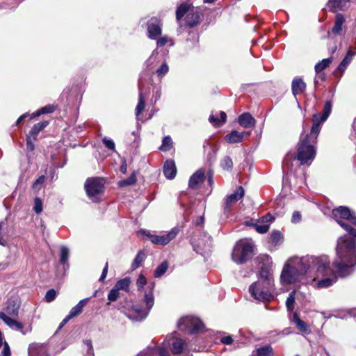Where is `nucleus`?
I'll return each instance as SVG.
<instances>
[{
	"label": "nucleus",
	"instance_id": "nucleus-1",
	"mask_svg": "<svg viewBox=\"0 0 356 356\" xmlns=\"http://www.w3.org/2000/svg\"><path fill=\"white\" fill-rule=\"evenodd\" d=\"M336 257L332 262V269L330 264L329 273L324 272L318 275H331L323 278L317 283L318 288H327L337 282V277L344 278L353 273L356 266V241L351 236L344 235L339 238L336 247ZM328 262L330 261L327 259Z\"/></svg>",
	"mask_w": 356,
	"mask_h": 356
},
{
	"label": "nucleus",
	"instance_id": "nucleus-2",
	"mask_svg": "<svg viewBox=\"0 0 356 356\" xmlns=\"http://www.w3.org/2000/svg\"><path fill=\"white\" fill-rule=\"evenodd\" d=\"M328 264L326 256L320 258L309 255L291 257L284 265L280 275V282L282 285L302 282L305 275L314 266L318 273H327L330 271Z\"/></svg>",
	"mask_w": 356,
	"mask_h": 356
},
{
	"label": "nucleus",
	"instance_id": "nucleus-3",
	"mask_svg": "<svg viewBox=\"0 0 356 356\" xmlns=\"http://www.w3.org/2000/svg\"><path fill=\"white\" fill-rule=\"evenodd\" d=\"M331 101H327L323 106V114L316 113L313 115V124L309 134H302L297 145L296 156L301 165H309L314 161L316 149L315 145L318 136L321 131V126L326 121L332 111Z\"/></svg>",
	"mask_w": 356,
	"mask_h": 356
},
{
	"label": "nucleus",
	"instance_id": "nucleus-4",
	"mask_svg": "<svg viewBox=\"0 0 356 356\" xmlns=\"http://www.w3.org/2000/svg\"><path fill=\"white\" fill-rule=\"evenodd\" d=\"M154 282L149 283L147 286L143 298V302L145 305V307L139 305H132L130 308H124L122 312L132 321H141L144 320L148 316L154 304Z\"/></svg>",
	"mask_w": 356,
	"mask_h": 356
},
{
	"label": "nucleus",
	"instance_id": "nucleus-5",
	"mask_svg": "<svg viewBox=\"0 0 356 356\" xmlns=\"http://www.w3.org/2000/svg\"><path fill=\"white\" fill-rule=\"evenodd\" d=\"M190 6L183 3L180 4L176 11V19L179 23L177 29L178 35L181 34L186 27L193 28L199 24L202 17L198 10H189Z\"/></svg>",
	"mask_w": 356,
	"mask_h": 356
},
{
	"label": "nucleus",
	"instance_id": "nucleus-6",
	"mask_svg": "<svg viewBox=\"0 0 356 356\" xmlns=\"http://www.w3.org/2000/svg\"><path fill=\"white\" fill-rule=\"evenodd\" d=\"M332 215L341 227L350 235L356 237V229L341 220V219L347 220L353 225H356V216L354 212L351 211L347 207L340 206L332 210Z\"/></svg>",
	"mask_w": 356,
	"mask_h": 356
},
{
	"label": "nucleus",
	"instance_id": "nucleus-7",
	"mask_svg": "<svg viewBox=\"0 0 356 356\" xmlns=\"http://www.w3.org/2000/svg\"><path fill=\"white\" fill-rule=\"evenodd\" d=\"M254 244L248 240H240L234 247L232 259L237 264H241L249 260L253 252Z\"/></svg>",
	"mask_w": 356,
	"mask_h": 356
},
{
	"label": "nucleus",
	"instance_id": "nucleus-8",
	"mask_svg": "<svg viewBox=\"0 0 356 356\" xmlns=\"http://www.w3.org/2000/svg\"><path fill=\"white\" fill-rule=\"evenodd\" d=\"M88 197L94 202L100 201V195L104 191V181L99 177H92L86 179L84 184Z\"/></svg>",
	"mask_w": 356,
	"mask_h": 356
},
{
	"label": "nucleus",
	"instance_id": "nucleus-9",
	"mask_svg": "<svg viewBox=\"0 0 356 356\" xmlns=\"http://www.w3.org/2000/svg\"><path fill=\"white\" fill-rule=\"evenodd\" d=\"M274 286H266V284L257 281L249 287V292L252 297L259 301H270L273 298L272 291Z\"/></svg>",
	"mask_w": 356,
	"mask_h": 356
},
{
	"label": "nucleus",
	"instance_id": "nucleus-10",
	"mask_svg": "<svg viewBox=\"0 0 356 356\" xmlns=\"http://www.w3.org/2000/svg\"><path fill=\"white\" fill-rule=\"evenodd\" d=\"M179 232V228L175 227L167 234H163L162 235H156L145 229H140L138 232V234L145 236L154 245H165L173 240Z\"/></svg>",
	"mask_w": 356,
	"mask_h": 356
},
{
	"label": "nucleus",
	"instance_id": "nucleus-11",
	"mask_svg": "<svg viewBox=\"0 0 356 356\" xmlns=\"http://www.w3.org/2000/svg\"><path fill=\"white\" fill-rule=\"evenodd\" d=\"M179 329L188 334H194L202 330L203 323L194 316L181 318L178 323Z\"/></svg>",
	"mask_w": 356,
	"mask_h": 356
},
{
	"label": "nucleus",
	"instance_id": "nucleus-12",
	"mask_svg": "<svg viewBox=\"0 0 356 356\" xmlns=\"http://www.w3.org/2000/svg\"><path fill=\"white\" fill-rule=\"evenodd\" d=\"M245 195V191L242 186H238L232 194L227 195L223 201L222 210L224 213H229L232 207Z\"/></svg>",
	"mask_w": 356,
	"mask_h": 356
},
{
	"label": "nucleus",
	"instance_id": "nucleus-13",
	"mask_svg": "<svg viewBox=\"0 0 356 356\" xmlns=\"http://www.w3.org/2000/svg\"><path fill=\"white\" fill-rule=\"evenodd\" d=\"M147 36L152 40H156L162 33V22L157 17H152L147 22Z\"/></svg>",
	"mask_w": 356,
	"mask_h": 356
},
{
	"label": "nucleus",
	"instance_id": "nucleus-14",
	"mask_svg": "<svg viewBox=\"0 0 356 356\" xmlns=\"http://www.w3.org/2000/svg\"><path fill=\"white\" fill-rule=\"evenodd\" d=\"M20 304L17 298H12L6 302V307L3 312L6 313L9 317H17L19 314Z\"/></svg>",
	"mask_w": 356,
	"mask_h": 356
},
{
	"label": "nucleus",
	"instance_id": "nucleus-15",
	"mask_svg": "<svg viewBox=\"0 0 356 356\" xmlns=\"http://www.w3.org/2000/svg\"><path fill=\"white\" fill-rule=\"evenodd\" d=\"M144 81L142 76L139 78L138 80V102L136 108V118H138V116L143 111L145 106V99L143 95V88H144Z\"/></svg>",
	"mask_w": 356,
	"mask_h": 356
},
{
	"label": "nucleus",
	"instance_id": "nucleus-16",
	"mask_svg": "<svg viewBox=\"0 0 356 356\" xmlns=\"http://www.w3.org/2000/svg\"><path fill=\"white\" fill-rule=\"evenodd\" d=\"M0 319H1L12 330L20 331L24 334V332L22 331L24 326L21 322L13 319L4 312H0Z\"/></svg>",
	"mask_w": 356,
	"mask_h": 356
},
{
	"label": "nucleus",
	"instance_id": "nucleus-17",
	"mask_svg": "<svg viewBox=\"0 0 356 356\" xmlns=\"http://www.w3.org/2000/svg\"><path fill=\"white\" fill-rule=\"evenodd\" d=\"M29 355L49 356L46 345L44 343H31L29 348Z\"/></svg>",
	"mask_w": 356,
	"mask_h": 356
},
{
	"label": "nucleus",
	"instance_id": "nucleus-18",
	"mask_svg": "<svg viewBox=\"0 0 356 356\" xmlns=\"http://www.w3.org/2000/svg\"><path fill=\"white\" fill-rule=\"evenodd\" d=\"M204 170L199 169L191 177L188 181V186L192 189H196L204 180Z\"/></svg>",
	"mask_w": 356,
	"mask_h": 356
},
{
	"label": "nucleus",
	"instance_id": "nucleus-19",
	"mask_svg": "<svg viewBox=\"0 0 356 356\" xmlns=\"http://www.w3.org/2000/svg\"><path fill=\"white\" fill-rule=\"evenodd\" d=\"M306 90V83L300 77H295L291 83V90L294 97L304 92Z\"/></svg>",
	"mask_w": 356,
	"mask_h": 356
},
{
	"label": "nucleus",
	"instance_id": "nucleus-20",
	"mask_svg": "<svg viewBox=\"0 0 356 356\" xmlns=\"http://www.w3.org/2000/svg\"><path fill=\"white\" fill-rule=\"evenodd\" d=\"M136 356H169V354L165 348L157 347L145 349Z\"/></svg>",
	"mask_w": 356,
	"mask_h": 356
},
{
	"label": "nucleus",
	"instance_id": "nucleus-21",
	"mask_svg": "<svg viewBox=\"0 0 356 356\" xmlns=\"http://www.w3.org/2000/svg\"><path fill=\"white\" fill-rule=\"evenodd\" d=\"M163 174L168 179H172L177 175V168L173 160H167L163 165Z\"/></svg>",
	"mask_w": 356,
	"mask_h": 356
},
{
	"label": "nucleus",
	"instance_id": "nucleus-22",
	"mask_svg": "<svg viewBox=\"0 0 356 356\" xmlns=\"http://www.w3.org/2000/svg\"><path fill=\"white\" fill-rule=\"evenodd\" d=\"M259 282L266 284V286H274V280L270 270L265 266L261 268L259 272Z\"/></svg>",
	"mask_w": 356,
	"mask_h": 356
},
{
	"label": "nucleus",
	"instance_id": "nucleus-23",
	"mask_svg": "<svg viewBox=\"0 0 356 356\" xmlns=\"http://www.w3.org/2000/svg\"><path fill=\"white\" fill-rule=\"evenodd\" d=\"M168 344L170 346L171 350L174 354H180L183 351L185 342L180 338L172 337Z\"/></svg>",
	"mask_w": 356,
	"mask_h": 356
},
{
	"label": "nucleus",
	"instance_id": "nucleus-24",
	"mask_svg": "<svg viewBox=\"0 0 356 356\" xmlns=\"http://www.w3.org/2000/svg\"><path fill=\"white\" fill-rule=\"evenodd\" d=\"M349 1L350 0H329L327 6L332 12H334V9L343 10L348 7Z\"/></svg>",
	"mask_w": 356,
	"mask_h": 356
},
{
	"label": "nucleus",
	"instance_id": "nucleus-25",
	"mask_svg": "<svg viewBox=\"0 0 356 356\" xmlns=\"http://www.w3.org/2000/svg\"><path fill=\"white\" fill-rule=\"evenodd\" d=\"M238 123L244 128H250L254 126L255 120L249 113H244L239 115Z\"/></svg>",
	"mask_w": 356,
	"mask_h": 356
},
{
	"label": "nucleus",
	"instance_id": "nucleus-26",
	"mask_svg": "<svg viewBox=\"0 0 356 356\" xmlns=\"http://www.w3.org/2000/svg\"><path fill=\"white\" fill-rule=\"evenodd\" d=\"M356 51H353V48L350 47L347 51L346 55L339 65L337 70L343 73L346 70L348 65L350 63L351 60H353Z\"/></svg>",
	"mask_w": 356,
	"mask_h": 356
},
{
	"label": "nucleus",
	"instance_id": "nucleus-27",
	"mask_svg": "<svg viewBox=\"0 0 356 356\" xmlns=\"http://www.w3.org/2000/svg\"><path fill=\"white\" fill-rule=\"evenodd\" d=\"M192 243L197 248L204 250L211 245V237L206 233H203L202 238L196 241L195 238H192Z\"/></svg>",
	"mask_w": 356,
	"mask_h": 356
},
{
	"label": "nucleus",
	"instance_id": "nucleus-28",
	"mask_svg": "<svg viewBox=\"0 0 356 356\" xmlns=\"http://www.w3.org/2000/svg\"><path fill=\"white\" fill-rule=\"evenodd\" d=\"M292 321L296 324V327L302 332L305 334L311 333V330L308 324L301 320L296 312H294L293 314Z\"/></svg>",
	"mask_w": 356,
	"mask_h": 356
},
{
	"label": "nucleus",
	"instance_id": "nucleus-29",
	"mask_svg": "<svg viewBox=\"0 0 356 356\" xmlns=\"http://www.w3.org/2000/svg\"><path fill=\"white\" fill-rule=\"evenodd\" d=\"M158 51L154 49L149 57L144 63L145 70L147 72L152 71L158 63Z\"/></svg>",
	"mask_w": 356,
	"mask_h": 356
},
{
	"label": "nucleus",
	"instance_id": "nucleus-30",
	"mask_svg": "<svg viewBox=\"0 0 356 356\" xmlns=\"http://www.w3.org/2000/svg\"><path fill=\"white\" fill-rule=\"evenodd\" d=\"M345 22L344 17L342 14L336 15L334 25L332 29V33L334 35H341L343 30V24Z\"/></svg>",
	"mask_w": 356,
	"mask_h": 356
},
{
	"label": "nucleus",
	"instance_id": "nucleus-31",
	"mask_svg": "<svg viewBox=\"0 0 356 356\" xmlns=\"http://www.w3.org/2000/svg\"><path fill=\"white\" fill-rule=\"evenodd\" d=\"M88 301V298L81 300L74 307L70 309L67 315L70 316L71 318L79 315L83 312V309L86 306Z\"/></svg>",
	"mask_w": 356,
	"mask_h": 356
},
{
	"label": "nucleus",
	"instance_id": "nucleus-32",
	"mask_svg": "<svg viewBox=\"0 0 356 356\" xmlns=\"http://www.w3.org/2000/svg\"><path fill=\"white\" fill-rule=\"evenodd\" d=\"M243 136V132H238L234 130L225 136V140L229 143H237L242 141Z\"/></svg>",
	"mask_w": 356,
	"mask_h": 356
},
{
	"label": "nucleus",
	"instance_id": "nucleus-33",
	"mask_svg": "<svg viewBox=\"0 0 356 356\" xmlns=\"http://www.w3.org/2000/svg\"><path fill=\"white\" fill-rule=\"evenodd\" d=\"M273 348L270 345H266L257 348L252 352V356H272Z\"/></svg>",
	"mask_w": 356,
	"mask_h": 356
},
{
	"label": "nucleus",
	"instance_id": "nucleus-34",
	"mask_svg": "<svg viewBox=\"0 0 356 356\" xmlns=\"http://www.w3.org/2000/svg\"><path fill=\"white\" fill-rule=\"evenodd\" d=\"M48 121H42L34 124L29 131V135L33 136V140H35L38 133L44 129L48 125Z\"/></svg>",
	"mask_w": 356,
	"mask_h": 356
},
{
	"label": "nucleus",
	"instance_id": "nucleus-35",
	"mask_svg": "<svg viewBox=\"0 0 356 356\" xmlns=\"http://www.w3.org/2000/svg\"><path fill=\"white\" fill-rule=\"evenodd\" d=\"M333 60L332 57L324 58L322 60L318 62L314 67L316 74H319L323 70L329 67Z\"/></svg>",
	"mask_w": 356,
	"mask_h": 356
},
{
	"label": "nucleus",
	"instance_id": "nucleus-36",
	"mask_svg": "<svg viewBox=\"0 0 356 356\" xmlns=\"http://www.w3.org/2000/svg\"><path fill=\"white\" fill-rule=\"evenodd\" d=\"M56 109V107L54 105L48 104L45 106L41 108L40 109H38L35 112L33 113L31 118H33L35 117H38L43 114H48L53 113Z\"/></svg>",
	"mask_w": 356,
	"mask_h": 356
},
{
	"label": "nucleus",
	"instance_id": "nucleus-37",
	"mask_svg": "<svg viewBox=\"0 0 356 356\" xmlns=\"http://www.w3.org/2000/svg\"><path fill=\"white\" fill-rule=\"evenodd\" d=\"M83 344L82 348L83 352V356H95L91 340L86 339L83 341Z\"/></svg>",
	"mask_w": 356,
	"mask_h": 356
},
{
	"label": "nucleus",
	"instance_id": "nucleus-38",
	"mask_svg": "<svg viewBox=\"0 0 356 356\" xmlns=\"http://www.w3.org/2000/svg\"><path fill=\"white\" fill-rule=\"evenodd\" d=\"M145 259V254L144 251L143 250L138 251L135 259H134V261L132 262V264H131L132 269L135 270V269L138 268L142 264V263L144 261Z\"/></svg>",
	"mask_w": 356,
	"mask_h": 356
},
{
	"label": "nucleus",
	"instance_id": "nucleus-39",
	"mask_svg": "<svg viewBox=\"0 0 356 356\" xmlns=\"http://www.w3.org/2000/svg\"><path fill=\"white\" fill-rule=\"evenodd\" d=\"M168 268V262L167 261H163L155 269L154 277L156 278L161 277L165 273Z\"/></svg>",
	"mask_w": 356,
	"mask_h": 356
},
{
	"label": "nucleus",
	"instance_id": "nucleus-40",
	"mask_svg": "<svg viewBox=\"0 0 356 356\" xmlns=\"http://www.w3.org/2000/svg\"><path fill=\"white\" fill-rule=\"evenodd\" d=\"M136 182V173L133 172L128 178L122 179L119 181V186L120 187H124L127 186H131Z\"/></svg>",
	"mask_w": 356,
	"mask_h": 356
},
{
	"label": "nucleus",
	"instance_id": "nucleus-41",
	"mask_svg": "<svg viewBox=\"0 0 356 356\" xmlns=\"http://www.w3.org/2000/svg\"><path fill=\"white\" fill-rule=\"evenodd\" d=\"M130 284V280L129 278H124L117 282V283L115 284V287L118 290H128L129 286Z\"/></svg>",
	"mask_w": 356,
	"mask_h": 356
},
{
	"label": "nucleus",
	"instance_id": "nucleus-42",
	"mask_svg": "<svg viewBox=\"0 0 356 356\" xmlns=\"http://www.w3.org/2000/svg\"><path fill=\"white\" fill-rule=\"evenodd\" d=\"M296 291H292L286 300V307L288 311H292L294 308Z\"/></svg>",
	"mask_w": 356,
	"mask_h": 356
},
{
	"label": "nucleus",
	"instance_id": "nucleus-43",
	"mask_svg": "<svg viewBox=\"0 0 356 356\" xmlns=\"http://www.w3.org/2000/svg\"><path fill=\"white\" fill-rule=\"evenodd\" d=\"M172 146V140L169 136H165L162 140V145L160 147V150L163 152L168 151Z\"/></svg>",
	"mask_w": 356,
	"mask_h": 356
},
{
	"label": "nucleus",
	"instance_id": "nucleus-44",
	"mask_svg": "<svg viewBox=\"0 0 356 356\" xmlns=\"http://www.w3.org/2000/svg\"><path fill=\"white\" fill-rule=\"evenodd\" d=\"M220 166L225 170H230L233 168L232 159L227 156H225L220 161Z\"/></svg>",
	"mask_w": 356,
	"mask_h": 356
},
{
	"label": "nucleus",
	"instance_id": "nucleus-45",
	"mask_svg": "<svg viewBox=\"0 0 356 356\" xmlns=\"http://www.w3.org/2000/svg\"><path fill=\"white\" fill-rule=\"evenodd\" d=\"M169 71V67L165 61L156 70V74L159 79H162Z\"/></svg>",
	"mask_w": 356,
	"mask_h": 356
},
{
	"label": "nucleus",
	"instance_id": "nucleus-46",
	"mask_svg": "<svg viewBox=\"0 0 356 356\" xmlns=\"http://www.w3.org/2000/svg\"><path fill=\"white\" fill-rule=\"evenodd\" d=\"M69 257V250L65 246H62L60 251V263L63 265H65Z\"/></svg>",
	"mask_w": 356,
	"mask_h": 356
},
{
	"label": "nucleus",
	"instance_id": "nucleus-47",
	"mask_svg": "<svg viewBox=\"0 0 356 356\" xmlns=\"http://www.w3.org/2000/svg\"><path fill=\"white\" fill-rule=\"evenodd\" d=\"M270 239L275 245H277L282 241L283 236L280 232L274 230L270 234Z\"/></svg>",
	"mask_w": 356,
	"mask_h": 356
},
{
	"label": "nucleus",
	"instance_id": "nucleus-48",
	"mask_svg": "<svg viewBox=\"0 0 356 356\" xmlns=\"http://www.w3.org/2000/svg\"><path fill=\"white\" fill-rule=\"evenodd\" d=\"M33 210L37 214H40L43 210V204L41 199L40 197L34 198V204L33 207Z\"/></svg>",
	"mask_w": 356,
	"mask_h": 356
},
{
	"label": "nucleus",
	"instance_id": "nucleus-49",
	"mask_svg": "<svg viewBox=\"0 0 356 356\" xmlns=\"http://www.w3.org/2000/svg\"><path fill=\"white\" fill-rule=\"evenodd\" d=\"M168 42H171L170 45H173L172 39L170 38L168 35H163L160 38L156 39V45L158 47H163Z\"/></svg>",
	"mask_w": 356,
	"mask_h": 356
},
{
	"label": "nucleus",
	"instance_id": "nucleus-50",
	"mask_svg": "<svg viewBox=\"0 0 356 356\" xmlns=\"http://www.w3.org/2000/svg\"><path fill=\"white\" fill-rule=\"evenodd\" d=\"M45 181V176L41 175L40 176L33 184L32 188L35 191H39L41 189L42 185L44 184Z\"/></svg>",
	"mask_w": 356,
	"mask_h": 356
},
{
	"label": "nucleus",
	"instance_id": "nucleus-51",
	"mask_svg": "<svg viewBox=\"0 0 356 356\" xmlns=\"http://www.w3.org/2000/svg\"><path fill=\"white\" fill-rule=\"evenodd\" d=\"M270 225L268 223L259 222L255 225V229L260 234L266 233L269 229Z\"/></svg>",
	"mask_w": 356,
	"mask_h": 356
},
{
	"label": "nucleus",
	"instance_id": "nucleus-52",
	"mask_svg": "<svg viewBox=\"0 0 356 356\" xmlns=\"http://www.w3.org/2000/svg\"><path fill=\"white\" fill-rule=\"evenodd\" d=\"M119 295V290H118L115 286H113V288L109 291L108 294V300L110 302H114L118 299Z\"/></svg>",
	"mask_w": 356,
	"mask_h": 356
},
{
	"label": "nucleus",
	"instance_id": "nucleus-53",
	"mask_svg": "<svg viewBox=\"0 0 356 356\" xmlns=\"http://www.w3.org/2000/svg\"><path fill=\"white\" fill-rule=\"evenodd\" d=\"M56 297V291L54 289H49L47 291V292L46 293L44 299L47 302H51L53 300H54Z\"/></svg>",
	"mask_w": 356,
	"mask_h": 356
},
{
	"label": "nucleus",
	"instance_id": "nucleus-54",
	"mask_svg": "<svg viewBox=\"0 0 356 356\" xmlns=\"http://www.w3.org/2000/svg\"><path fill=\"white\" fill-rule=\"evenodd\" d=\"M146 284H147V280H146L145 277L144 275H143L142 274H140L138 276L137 281H136V285H137L138 291H140L142 289H143V287L145 286V285H146Z\"/></svg>",
	"mask_w": 356,
	"mask_h": 356
},
{
	"label": "nucleus",
	"instance_id": "nucleus-55",
	"mask_svg": "<svg viewBox=\"0 0 356 356\" xmlns=\"http://www.w3.org/2000/svg\"><path fill=\"white\" fill-rule=\"evenodd\" d=\"M102 142L108 149L115 150V145L112 139L104 137L102 139Z\"/></svg>",
	"mask_w": 356,
	"mask_h": 356
},
{
	"label": "nucleus",
	"instance_id": "nucleus-56",
	"mask_svg": "<svg viewBox=\"0 0 356 356\" xmlns=\"http://www.w3.org/2000/svg\"><path fill=\"white\" fill-rule=\"evenodd\" d=\"M33 136L28 135L26 136V149L31 152L34 149V144H33V139L32 140Z\"/></svg>",
	"mask_w": 356,
	"mask_h": 356
},
{
	"label": "nucleus",
	"instance_id": "nucleus-57",
	"mask_svg": "<svg viewBox=\"0 0 356 356\" xmlns=\"http://www.w3.org/2000/svg\"><path fill=\"white\" fill-rule=\"evenodd\" d=\"M3 346V347L1 353V356H10V349L6 341H4Z\"/></svg>",
	"mask_w": 356,
	"mask_h": 356
},
{
	"label": "nucleus",
	"instance_id": "nucleus-58",
	"mask_svg": "<svg viewBox=\"0 0 356 356\" xmlns=\"http://www.w3.org/2000/svg\"><path fill=\"white\" fill-rule=\"evenodd\" d=\"M227 119V115L225 112L221 111L220 113V119L218 122H216V127L222 126L225 122Z\"/></svg>",
	"mask_w": 356,
	"mask_h": 356
},
{
	"label": "nucleus",
	"instance_id": "nucleus-59",
	"mask_svg": "<svg viewBox=\"0 0 356 356\" xmlns=\"http://www.w3.org/2000/svg\"><path fill=\"white\" fill-rule=\"evenodd\" d=\"M3 225H4L3 222H0V245L5 246L7 244V241L3 237Z\"/></svg>",
	"mask_w": 356,
	"mask_h": 356
},
{
	"label": "nucleus",
	"instance_id": "nucleus-60",
	"mask_svg": "<svg viewBox=\"0 0 356 356\" xmlns=\"http://www.w3.org/2000/svg\"><path fill=\"white\" fill-rule=\"evenodd\" d=\"M301 220V214L299 211H294L291 218L293 223H298Z\"/></svg>",
	"mask_w": 356,
	"mask_h": 356
},
{
	"label": "nucleus",
	"instance_id": "nucleus-61",
	"mask_svg": "<svg viewBox=\"0 0 356 356\" xmlns=\"http://www.w3.org/2000/svg\"><path fill=\"white\" fill-rule=\"evenodd\" d=\"M108 262L106 263V265L102 270V275L99 277V282H104L106 275H107V273H108Z\"/></svg>",
	"mask_w": 356,
	"mask_h": 356
},
{
	"label": "nucleus",
	"instance_id": "nucleus-62",
	"mask_svg": "<svg viewBox=\"0 0 356 356\" xmlns=\"http://www.w3.org/2000/svg\"><path fill=\"white\" fill-rule=\"evenodd\" d=\"M220 341L223 344L230 345L233 343L234 340L231 336L223 337L220 339Z\"/></svg>",
	"mask_w": 356,
	"mask_h": 356
},
{
	"label": "nucleus",
	"instance_id": "nucleus-63",
	"mask_svg": "<svg viewBox=\"0 0 356 356\" xmlns=\"http://www.w3.org/2000/svg\"><path fill=\"white\" fill-rule=\"evenodd\" d=\"M274 220V217L272 216L270 213L266 214V216L261 218V222L264 223H268L273 222Z\"/></svg>",
	"mask_w": 356,
	"mask_h": 356
},
{
	"label": "nucleus",
	"instance_id": "nucleus-64",
	"mask_svg": "<svg viewBox=\"0 0 356 356\" xmlns=\"http://www.w3.org/2000/svg\"><path fill=\"white\" fill-rule=\"evenodd\" d=\"M325 79V75L324 73L320 72L319 74H316L315 79H314V83L316 84L318 81V80L324 81Z\"/></svg>",
	"mask_w": 356,
	"mask_h": 356
}]
</instances>
